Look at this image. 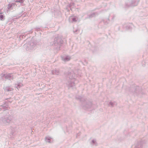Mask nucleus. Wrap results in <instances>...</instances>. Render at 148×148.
Here are the masks:
<instances>
[{
    "mask_svg": "<svg viewBox=\"0 0 148 148\" xmlns=\"http://www.w3.org/2000/svg\"><path fill=\"white\" fill-rule=\"evenodd\" d=\"M76 71H71L68 74L67 77L69 78L70 81L66 83L69 88H73L75 86V82L76 81L75 80L77 77L76 73Z\"/></svg>",
    "mask_w": 148,
    "mask_h": 148,
    "instance_id": "nucleus-1",
    "label": "nucleus"
},
{
    "mask_svg": "<svg viewBox=\"0 0 148 148\" xmlns=\"http://www.w3.org/2000/svg\"><path fill=\"white\" fill-rule=\"evenodd\" d=\"M12 120V116L8 114L0 118V124L9 125Z\"/></svg>",
    "mask_w": 148,
    "mask_h": 148,
    "instance_id": "nucleus-2",
    "label": "nucleus"
},
{
    "mask_svg": "<svg viewBox=\"0 0 148 148\" xmlns=\"http://www.w3.org/2000/svg\"><path fill=\"white\" fill-rule=\"evenodd\" d=\"M36 46V43L35 42L30 41L28 43L25 44L24 47L27 51H30L35 49Z\"/></svg>",
    "mask_w": 148,
    "mask_h": 148,
    "instance_id": "nucleus-3",
    "label": "nucleus"
},
{
    "mask_svg": "<svg viewBox=\"0 0 148 148\" xmlns=\"http://www.w3.org/2000/svg\"><path fill=\"white\" fill-rule=\"evenodd\" d=\"M63 43V40L61 37L58 36L54 39V44L56 49L60 48L61 45Z\"/></svg>",
    "mask_w": 148,
    "mask_h": 148,
    "instance_id": "nucleus-4",
    "label": "nucleus"
},
{
    "mask_svg": "<svg viewBox=\"0 0 148 148\" xmlns=\"http://www.w3.org/2000/svg\"><path fill=\"white\" fill-rule=\"evenodd\" d=\"M1 79H4V78L5 79L11 80L13 79L14 78V76L12 74L8 73V74H2L1 75Z\"/></svg>",
    "mask_w": 148,
    "mask_h": 148,
    "instance_id": "nucleus-5",
    "label": "nucleus"
},
{
    "mask_svg": "<svg viewBox=\"0 0 148 148\" xmlns=\"http://www.w3.org/2000/svg\"><path fill=\"white\" fill-rule=\"evenodd\" d=\"M139 2V0H132L129 3H128V4H126V6L127 7L135 6L137 5Z\"/></svg>",
    "mask_w": 148,
    "mask_h": 148,
    "instance_id": "nucleus-6",
    "label": "nucleus"
},
{
    "mask_svg": "<svg viewBox=\"0 0 148 148\" xmlns=\"http://www.w3.org/2000/svg\"><path fill=\"white\" fill-rule=\"evenodd\" d=\"M93 106L92 103L90 102H88L87 103L86 105L84 106V108L85 110H88L90 108H91Z\"/></svg>",
    "mask_w": 148,
    "mask_h": 148,
    "instance_id": "nucleus-7",
    "label": "nucleus"
},
{
    "mask_svg": "<svg viewBox=\"0 0 148 148\" xmlns=\"http://www.w3.org/2000/svg\"><path fill=\"white\" fill-rule=\"evenodd\" d=\"M62 60L64 62H67L69 61L71 59V57L69 56H66L65 57H62Z\"/></svg>",
    "mask_w": 148,
    "mask_h": 148,
    "instance_id": "nucleus-8",
    "label": "nucleus"
},
{
    "mask_svg": "<svg viewBox=\"0 0 148 148\" xmlns=\"http://www.w3.org/2000/svg\"><path fill=\"white\" fill-rule=\"evenodd\" d=\"M8 106L5 103V104L2 105L0 106V110H5L8 107Z\"/></svg>",
    "mask_w": 148,
    "mask_h": 148,
    "instance_id": "nucleus-9",
    "label": "nucleus"
},
{
    "mask_svg": "<svg viewBox=\"0 0 148 148\" xmlns=\"http://www.w3.org/2000/svg\"><path fill=\"white\" fill-rule=\"evenodd\" d=\"M51 73L53 75H58L59 74L60 72L58 69H54L52 71Z\"/></svg>",
    "mask_w": 148,
    "mask_h": 148,
    "instance_id": "nucleus-10",
    "label": "nucleus"
},
{
    "mask_svg": "<svg viewBox=\"0 0 148 148\" xmlns=\"http://www.w3.org/2000/svg\"><path fill=\"white\" fill-rule=\"evenodd\" d=\"M139 89V87L138 86H135V87H134L133 88H131V90H130L131 91V92H137V90Z\"/></svg>",
    "mask_w": 148,
    "mask_h": 148,
    "instance_id": "nucleus-11",
    "label": "nucleus"
},
{
    "mask_svg": "<svg viewBox=\"0 0 148 148\" xmlns=\"http://www.w3.org/2000/svg\"><path fill=\"white\" fill-rule=\"evenodd\" d=\"M69 21L70 22H75L77 21V20L76 19V18L73 16L70 17L69 18Z\"/></svg>",
    "mask_w": 148,
    "mask_h": 148,
    "instance_id": "nucleus-12",
    "label": "nucleus"
},
{
    "mask_svg": "<svg viewBox=\"0 0 148 148\" xmlns=\"http://www.w3.org/2000/svg\"><path fill=\"white\" fill-rule=\"evenodd\" d=\"M23 86V84H22L20 83H17V84H16L15 85V87H16L18 89L21 87Z\"/></svg>",
    "mask_w": 148,
    "mask_h": 148,
    "instance_id": "nucleus-13",
    "label": "nucleus"
},
{
    "mask_svg": "<svg viewBox=\"0 0 148 148\" xmlns=\"http://www.w3.org/2000/svg\"><path fill=\"white\" fill-rule=\"evenodd\" d=\"M13 88L9 87H6L5 88V91H10L13 90Z\"/></svg>",
    "mask_w": 148,
    "mask_h": 148,
    "instance_id": "nucleus-14",
    "label": "nucleus"
},
{
    "mask_svg": "<svg viewBox=\"0 0 148 148\" xmlns=\"http://www.w3.org/2000/svg\"><path fill=\"white\" fill-rule=\"evenodd\" d=\"M116 105V103L115 102H110L109 104V106H110L111 107H113L115 105Z\"/></svg>",
    "mask_w": 148,
    "mask_h": 148,
    "instance_id": "nucleus-15",
    "label": "nucleus"
},
{
    "mask_svg": "<svg viewBox=\"0 0 148 148\" xmlns=\"http://www.w3.org/2000/svg\"><path fill=\"white\" fill-rule=\"evenodd\" d=\"M51 138L50 137H47L45 138V140L46 142H48V143H51Z\"/></svg>",
    "mask_w": 148,
    "mask_h": 148,
    "instance_id": "nucleus-16",
    "label": "nucleus"
},
{
    "mask_svg": "<svg viewBox=\"0 0 148 148\" xmlns=\"http://www.w3.org/2000/svg\"><path fill=\"white\" fill-rule=\"evenodd\" d=\"M5 19V16L2 14V13H0V20L3 21Z\"/></svg>",
    "mask_w": 148,
    "mask_h": 148,
    "instance_id": "nucleus-17",
    "label": "nucleus"
},
{
    "mask_svg": "<svg viewBox=\"0 0 148 148\" xmlns=\"http://www.w3.org/2000/svg\"><path fill=\"white\" fill-rule=\"evenodd\" d=\"M97 13H93L92 14H91L90 16H89V18H91L95 16L96 15H97Z\"/></svg>",
    "mask_w": 148,
    "mask_h": 148,
    "instance_id": "nucleus-18",
    "label": "nucleus"
},
{
    "mask_svg": "<svg viewBox=\"0 0 148 148\" xmlns=\"http://www.w3.org/2000/svg\"><path fill=\"white\" fill-rule=\"evenodd\" d=\"M74 5V3H70L69 5V8H70V9L72 10V8H73L72 6H73Z\"/></svg>",
    "mask_w": 148,
    "mask_h": 148,
    "instance_id": "nucleus-19",
    "label": "nucleus"
},
{
    "mask_svg": "<svg viewBox=\"0 0 148 148\" xmlns=\"http://www.w3.org/2000/svg\"><path fill=\"white\" fill-rule=\"evenodd\" d=\"M96 140H92V142L91 143V144L95 145H96Z\"/></svg>",
    "mask_w": 148,
    "mask_h": 148,
    "instance_id": "nucleus-20",
    "label": "nucleus"
},
{
    "mask_svg": "<svg viewBox=\"0 0 148 148\" xmlns=\"http://www.w3.org/2000/svg\"><path fill=\"white\" fill-rule=\"evenodd\" d=\"M135 148H141V145L140 144H136L135 146Z\"/></svg>",
    "mask_w": 148,
    "mask_h": 148,
    "instance_id": "nucleus-21",
    "label": "nucleus"
},
{
    "mask_svg": "<svg viewBox=\"0 0 148 148\" xmlns=\"http://www.w3.org/2000/svg\"><path fill=\"white\" fill-rule=\"evenodd\" d=\"M16 2H20L21 3H22L23 2L22 0H16L15 1Z\"/></svg>",
    "mask_w": 148,
    "mask_h": 148,
    "instance_id": "nucleus-22",
    "label": "nucleus"
},
{
    "mask_svg": "<svg viewBox=\"0 0 148 148\" xmlns=\"http://www.w3.org/2000/svg\"><path fill=\"white\" fill-rule=\"evenodd\" d=\"M12 4H9L8 5V9H10V8H11L12 7Z\"/></svg>",
    "mask_w": 148,
    "mask_h": 148,
    "instance_id": "nucleus-23",
    "label": "nucleus"
},
{
    "mask_svg": "<svg viewBox=\"0 0 148 148\" xmlns=\"http://www.w3.org/2000/svg\"><path fill=\"white\" fill-rule=\"evenodd\" d=\"M76 98L77 99H79L80 100H81L82 98V97L81 96H79L78 97H76Z\"/></svg>",
    "mask_w": 148,
    "mask_h": 148,
    "instance_id": "nucleus-24",
    "label": "nucleus"
},
{
    "mask_svg": "<svg viewBox=\"0 0 148 148\" xmlns=\"http://www.w3.org/2000/svg\"><path fill=\"white\" fill-rule=\"evenodd\" d=\"M78 30L77 29V30H76L75 31H74V32L75 33V32H77L78 31Z\"/></svg>",
    "mask_w": 148,
    "mask_h": 148,
    "instance_id": "nucleus-25",
    "label": "nucleus"
},
{
    "mask_svg": "<svg viewBox=\"0 0 148 148\" xmlns=\"http://www.w3.org/2000/svg\"><path fill=\"white\" fill-rule=\"evenodd\" d=\"M12 4V6L14 5V3H12V4Z\"/></svg>",
    "mask_w": 148,
    "mask_h": 148,
    "instance_id": "nucleus-26",
    "label": "nucleus"
},
{
    "mask_svg": "<svg viewBox=\"0 0 148 148\" xmlns=\"http://www.w3.org/2000/svg\"><path fill=\"white\" fill-rule=\"evenodd\" d=\"M9 102H10V103H11L12 102V101H9Z\"/></svg>",
    "mask_w": 148,
    "mask_h": 148,
    "instance_id": "nucleus-27",
    "label": "nucleus"
}]
</instances>
